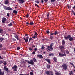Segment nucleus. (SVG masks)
<instances>
[{
    "label": "nucleus",
    "instance_id": "nucleus-26",
    "mask_svg": "<svg viewBox=\"0 0 75 75\" xmlns=\"http://www.w3.org/2000/svg\"><path fill=\"white\" fill-rule=\"evenodd\" d=\"M69 75H73V71H69Z\"/></svg>",
    "mask_w": 75,
    "mask_h": 75
},
{
    "label": "nucleus",
    "instance_id": "nucleus-59",
    "mask_svg": "<svg viewBox=\"0 0 75 75\" xmlns=\"http://www.w3.org/2000/svg\"><path fill=\"white\" fill-rule=\"evenodd\" d=\"M32 48H34V47H35V45H33V46L32 45Z\"/></svg>",
    "mask_w": 75,
    "mask_h": 75
},
{
    "label": "nucleus",
    "instance_id": "nucleus-23",
    "mask_svg": "<svg viewBox=\"0 0 75 75\" xmlns=\"http://www.w3.org/2000/svg\"><path fill=\"white\" fill-rule=\"evenodd\" d=\"M14 37L17 39V40H18V37L17 35H15L14 36Z\"/></svg>",
    "mask_w": 75,
    "mask_h": 75
},
{
    "label": "nucleus",
    "instance_id": "nucleus-20",
    "mask_svg": "<svg viewBox=\"0 0 75 75\" xmlns=\"http://www.w3.org/2000/svg\"><path fill=\"white\" fill-rule=\"evenodd\" d=\"M49 56H52V57H53L54 56V54L53 53H50L49 54Z\"/></svg>",
    "mask_w": 75,
    "mask_h": 75
},
{
    "label": "nucleus",
    "instance_id": "nucleus-8",
    "mask_svg": "<svg viewBox=\"0 0 75 75\" xmlns=\"http://www.w3.org/2000/svg\"><path fill=\"white\" fill-rule=\"evenodd\" d=\"M47 75H54L52 71L51 72V71H47Z\"/></svg>",
    "mask_w": 75,
    "mask_h": 75
},
{
    "label": "nucleus",
    "instance_id": "nucleus-28",
    "mask_svg": "<svg viewBox=\"0 0 75 75\" xmlns=\"http://www.w3.org/2000/svg\"><path fill=\"white\" fill-rule=\"evenodd\" d=\"M3 30L2 29H0V33H3Z\"/></svg>",
    "mask_w": 75,
    "mask_h": 75
},
{
    "label": "nucleus",
    "instance_id": "nucleus-13",
    "mask_svg": "<svg viewBox=\"0 0 75 75\" xmlns=\"http://www.w3.org/2000/svg\"><path fill=\"white\" fill-rule=\"evenodd\" d=\"M13 14H15L16 15V14H17L18 12L17 11H16V10H14L13 11Z\"/></svg>",
    "mask_w": 75,
    "mask_h": 75
},
{
    "label": "nucleus",
    "instance_id": "nucleus-41",
    "mask_svg": "<svg viewBox=\"0 0 75 75\" xmlns=\"http://www.w3.org/2000/svg\"><path fill=\"white\" fill-rule=\"evenodd\" d=\"M7 16L8 17H9V16H10V13H8L7 14Z\"/></svg>",
    "mask_w": 75,
    "mask_h": 75
},
{
    "label": "nucleus",
    "instance_id": "nucleus-44",
    "mask_svg": "<svg viewBox=\"0 0 75 75\" xmlns=\"http://www.w3.org/2000/svg\"><path fill=\"white\" fill-rule=\"evenodd\" d=\"M56 0H51V2H54Z\"/></svg>",
    "mask_w": 75,
    "mask_h": 75
},
{
    "label": "nucleus",
    "instance_id": "nucleus-15",
    "mask_svg": "<svg viewBox=\"0 0 75 75\" xmlns=\"http://www.w3.org/2000/svg\"><path fill=\"white\" fill-rule=\"evenodd\" d=\"M4 71H8V68L6 67V66H4Z\"/></svg>",
    "mask_w": 75,
    "mask_h": 75
},
{
    "label": "nucleus",
    "instance_id": "nucleus-60",
    "mask_svg": "<svg viewBox=\"0 0 75 75\" xmlns=\"http://www.w3.org/2000/svg\"><path fill=\"white\" fill-rule=\"evenodd\" d=\"M35 37L34 36L32 37V38H34V39H35Z\"/></svg>",
    "mask_w": 75,
    "mask_h": 75
},
{
    "label": "nucleus",
    "instance_id": "nucleus-40",
    "mask_svg": "<svg viewBox=\"0 0 75 75\" xmlns=\"http://www.w3.org/2000/svg\"><path fill=\"white\" fill-rule=\"evenodd\" d=\"M35 6H37V7H39V6H38V5H37L36 4H35Z\"/></svg>",
    "mask_w": 75,
    "mask_h": 75
},
{
    "label": "nucleus",
    "instance_id": "nucleus-63",
    "mask_svg": "<svg viewBox=\"0 0 75 75\" xmlns=\"http://www.w3.org/2000/svg\"><path fill=\"white\" fill-rule=\"evenodd\" d=\"M43 41H45V40H46V39H43Z\"/></svg>",
    "mask_w": 75,
    "mask_h": 75
},
{
    "label": "nucleus",
    "instance_id": "nucleus-6",
    "mask_svg": "<svg viewBox=\"0 0 75 75\" xmlns=\"http://www.w3.org/2000/svg\"><path fill=\"white\" fill-rule=\"evenodd\" d=\"M12 68L13 69H14V70L15 72H16L17 71V66L16 65H14V67H12Z\"/></svg>",
    "mask_w": 75,
    "mask_h": 75
},
{
    "label": "nucleus",
    "instance_id": "nucleus-7",
    "mask_svg": "<svg viewBox=\"0 0 75 75\" xmlns=\"http://www.w3.org/2000/svg\"><path fill=\"white\" fill-rule=\"evenodd\" d=\"M7 20V19L5 17L2 18V22L3 24H4V23H5V21Z\"/></svg>",
    "mask_w": 75,
    "mask_h": 75
},
{
    "label": "nucleus",
    "instance_id": "nucleus-4",
    "mask_svg": "<svg viewBox=\"0 0 75 75\" xmlns=\"http://www.w3.org/2000/svg\"><path fill=\"white\" fill-rule=\"evenodd\" d=\"M25 61L26 62H27L28 64H31V65H34V62L33 60L31 59L30 62L29 61H27V60H25Z\"/></svg>",
    "mask_w": 75,
    "mask_h": 75
},
{
    "label": "nucleus",
    "instance_id": "nucleus-27",
    "mask_svg": "<svg viewBox=\"0 0 75 75\" xmlns=\"http://www.w3.org/2000/svg\"><path fill=\"white\" fill-rule=\"evenodd\" d=\"M29 24L30 25H34V22L33 21L30 22Z\"/></svg>",
    "mask_w": 75,
    "mask_h": 75
},
{
    "label": "nucleus",
    "instance_id": "nucleus-34",
    "mask_svg": "<svg viewBox=\"0 0 75 75\" xmlns=\"http://www.w3.org/2000/svg\"><path fill=\"white\" fill-rule=\"evenodd\" d=\"M47 68L48 69H50V65L49 64H48L47 66Z\"/></svg>",
    "mask_w": 75,
    "mask_h": 75
},
{
    "label": "nucleus",
    "instance_id": "nucleus-45",
    "mask_svg": "<svg viewBox=\"0 0 75 75\" xmlns=\"http://www.w3.org/2000/svg\"><path fill=\"white\" fill-rule=\"evenodd\" d=\"M66 52V54H68L69 53V51H68V50H67Z\"/></svg>",
    "mask_w": 75,
    "mask_h": 75
},
{
    "label": "nucleus",
    "instance_id": "nucleus-21",
    "mask_svg": "<svg viewBox=\"0 0 75 75\" xmlns=\"http://www.w3.org/2000/svg\"><path fill=\"white\" fill-rule=\"evenodd\" d=\"M4 3H5V4H8V0H5V1Z\"/></svg>",
    "mask_w": 75,
    "mask_h": 75
},
{
    "label": "nucleus",
    "instance_id": "nucleus-64",
    "mask_svg": "<svg viewBox=\"0 0 75 75\" xmlns=\"http://www.w3.org/2000/svg\"><path fill=\"white\" fill-rule=\"evenodd\" d=\"M73 14L75 16V12L73 13Z\"/></svg>",
    "mask_w": 75,
    "mask_h": 75
},
{
    "label": "nucleus",
    "instance_id": "nucleus-16",
    "mask_svg": "<svg viewBox=\"0 0 75 75\" xmlns=\"http://www.w3.org/2000/svg\"><path fill=\"white\" fill-rule=\"evenodd\" d=\"M4 72H1V70L0 69V75H4Z\"/></svg>",
    "mask_w": 75,
    "mask_h": 75
},
{
    "label": "nucleus",
    "instance_id": "nucleus-10",
    "mask_svg": "<svg viewBox=\"0 0 75 75\" xmlns=\"http://www.w3.org/2000/svg\"><path fill=\"white\" fill-rule=\"evenodd\" d=\"M64 54H62L61 52L59 53V56H62V57H64V56H67V54H65V52H64Z\"/></svg>",
    "mask_w": 75,
    "mask_h": 75
},
{
    "label": "nucleus",
    "instance_id": "nucleus-37",
    "mask_svg": "<svg viewBox=\"0 0 75 75\" xmlns=\"http://www.w3.org/2000/svg\"><path fill=\"white\" fill-rule=\"evenodd\" d=\"M30 74L31 75H34V73L32 72H30Z\"/></svg>",
    "mask_w": 75,
    "mask_h": 75
},
{
    "label": "nucleus",
    "instance_id": "nucleus-36",
    "mask_svg": "<svg viewBox=\"0 0 75 75\" xmlns=\"http://www.w3.org/2000/svg\"><path fill=\"white\" fill-rule=\"evenodd\" d=\"M53 38H54V36H51V35H50V39L52 40V39Z\"/></svg>",
    "mask_w": 75,
    "mask_h": 75
},
{
    "label": "nucleus",
    "instance_id": "nucleus-62",
    "mask_svg": "<svg viewBox=\"0 0 75 75\" xmlns=\"http://www.w3.org/2000/svg\"><path fill=\"white\" fill-rule=\"evenodd\" d=\"M13 40H14V41H16V39H13Z\"/></svg>",
    "mask_w": 75,
    "mask_h": 75
},
{
    "label": "nucleus",
    "instance_id": "nucleus-14",
    "mask_svg": "<svg viewBox=\"0 0 75 75\" xmlns=\"http://www.w3.org/2000/svg\"><path fill=\"white\" fill-rule=\"evenodd\" d=\"M60 48L61 50V51H62V50H64V47L63 46H61L60 47Z\"/></svg>",
    "mask_w": 75,
    "mask_h": 75
},
{
    "label": "nucleus",
    "instance_id": "nucleus-5",
    "mask_svg": "<svg viewBox=\"0 0 75 75\" xmlns=\"http://www.w3.org/2000/svg\"><path fill=\"white\" fill-rule=\"evenodd\" d=\"M4 10H13L12 8L6 6H4Z\"/></svg>",
    "mask_w": 75,
    "mask_h": 75
},
{
    "label": "nucleus",
    "instance_id": "nucleus-52",
    "mask_svg": "<svg viewBox=\"0 0 75 75\" xmlns=\"http://www.w3.org/2000/svg\"><path fill=\"white\" fill-rule=\"evenodd\" d=\"M35 35H36L37 36L38 35V34H37V32H35Z\"/></svg>",
    "mask_w": 75,
    "mask_h": 75
},
{
    "label": "nucleus",
    "instance_id": "nucleus-25",
    "mask_svg": "<svg viewBox=\"0 0 75 75\" xmlns=\"http://www.w3.org/2000/svg\"><path fill=\"white\" fill-rule=\"evenodd\" d=\"M67 7L69 9H71V6H69L68 5H67Z\"/></svg>",
    "mask_w": 75,
    "mask_h": 75
},
{
    "label": "nucleus",
    "instance_id": "nucleus-32",
    "mask_svg": "<svg viewBox=\"0 0 75 75\" xmlns=\"http://www.w3.org/2000/svg\"><path fill=\"white\" fill-rule=\"evenodd\" d=\"M33 59L34 62H37V60L36 59H35V58H33Z\"/></svg>",
    "mask_w": 75,
    "mask_h": 75
},
{
    "label": "nucleus",
    "instance_id": "nucleus-11",
    "mask_svg": "<svg viewBox=\"0 0 75 75\" xmlns=\"http://www.w3.org/2000/svg\"><path fill=\"white\" fill-rule=\"evenodd\" d=\"M37 56V57L39 58H41L42 59V58H43V57L42 55H38Z\"/></svg>",
    "mask_w": 75,
    "mask_h": 75
},
{
    "label": "nucleus",
    "instance_id": "nucleus-39",
    "mask_svg": "<svg viewBox=\"0 0 75 75\" xmlns=\"http://www.w3.org/2000/svg\"><path fill=\"white\" fill-rule=\"evenodd\" d=\"M34 54H35V51H34L32 52V55H34Z\"/></svg>",
    "mask_w": 75,
    "mask_h": 75
},
{
    "label": "nucleus",
    "instance_id": "nucleus-35",
    "mask_svg": "<svg viewBox=\"0 0 75 75\" xmlns=\"http://www.w3.org/2000/svg\"><path fill=\"white\" fill-rule=\"evenodd\" d=\"M65 43V40H63L62 42V44H64Z\"/></svg>",
    "mask_w": 75,
    "mask_h": 75
},
{
    "label": "nucleus",
    "instance_id": "nucleus-55",
    "mask_svg": "<svg viewBox=\"0 0 75 75\" xmlns=\"http://www.w3.org/2000/svg\"><path fill=\"white\" fill-rule=\"evenodd\" d=\"M17 5H15V8H16H16H17Z\"/></svg>",
    "mask_w": 75,
    "mask_h": 75
},
{
    "label": "nucleus",
    "instance_id": "nucleus-30",
    "mask_svg": "<svg viewBox=\"0 0 75 75\" xmlns=\"http://www.w3.org/2000/svg\"><path fill=\"white\" fill-rule=\"evenodd\" d=\"M55 74L56 75H61V74L60 73H59L58 72L56 73Z\"/></svg>",
    "mask_w": 75,
    "mask_h": 75
},
{
    "label": "nucleus",
    "instance_id": "nucleus-43",
    "mask_svg": "<svg viewBox=\"0 0 75 75\" xmlns=\"http://www.w3.org/2000/svg\"><path fill=\"white\" fill-rule=\"evenodd\" d=\"M31 40H32V38H29V42H30Z\"/></svg>",
    "mask_w": 75,
    "mask_h": 75
},
{
    "label": "nucleus",
    "instance_id": "nucleus-50",
    "mask_svg": "<svg viewBox=\"0 0 75 75\" xmlns=\"http://www.w3.org/2000/svg\"><path fill=\"white\" fill-rule=\"evenodd\" d=\"M3 62L1 61H0V64H3Z\"/></svg>",
    "mask_w": 75,
    "mask_h": 75
},
{
    "label": "nucleus",
    "instance_id": "nucleus-57",
    "mask_svg": "<svg viewBox=\"0 0 75 75\" xmlns=\"http://www.w3.org/2000/svg\"><path fill=\"white\" fill-rule=\"evenodd\" d=\"M45 2H47V0H44Z\"/></svg>",
    "mask_w": 75,
    "mask_h": 75
},
{
    "label": "nucleus",
    "instance_id": "nucleus-9",
    "mask_svg": "<svg viewBox=\"0 0 75 75\" xmlns=\"http://www.w3.org/2000/svg\"><path fill=\"white\" fill-rule=\"evenodd\" d=\"M29 38V37H26V38H23L24 40H25V42L26 43H27L28 41V39Z\"/></svg>",
    "mask_w": 75,
    "mask_h": 75
},
{
    "label": "nucleus",
    "instance_id": "nucleus-12",
    "mask_svg": "<svg viewBox=\"0 0 75 75\" xmlns=\"http://www.w3.org/2000/svg\"><path fill=\"white\" fill-rule=\"evenodd\" d=\"M18 2L20 3H23L25 2L24 0H18Z\"/></svg>",
    "mask_w": 75,
    "mask_h": 75
},
{
    "label": "nucleus",
    "instance_id": "nucleus-49",
    "mask_svg": "<svg viewBox=\"0 0 75 75\" xmlns=\"http://www.w3.org/2000/svg\"><path fill=\"white\" fill-rule=\"evenodd\" d=\"M3 47V45H2V44H0V48H2Z\"/></svg>",
    "mask_w": 75,
    "mask_h": 75
},
{
    "label": "nucleus",
    "instance_id": "nucleus-17",
    "mask_svg": "<svg viewBox=\"0 0 75 75\" xmlns=\"http://www.w3.org/2000/svg\"><path fill=\"white\" fill-rule=\"evenodd\" d=\"M53 60H54V61L55 62H57V58L55 57H54Z\"/></svg>",
    "mask_w": 75,
    "mask_h": 75
},
{
    "label": "nucleus",
    "instance_id": "nucleus-38",
    "mask_svg": "<svg viewBox=\"0 0 75 75\" xmlns=\"http://www.w3.org/2000/svg\"><path fill=\"white\" fill-rule=\"evenodd\" d=\"M35 3H38V4H39V1L38 0H37L35 1Z\"/></svg>",
    "mask_w": 75,
    "mask_h": 75
},
{
    "label": "nucleus",
    "instance_id": "nucleus-18",
    "mask_svg": "<svg viewBox=\"0 0 75 75\" xmlns=\"http://www.w3.org/2000/svg\"><path fill=\"white\" fill-rule=\"evenodd\" d=\"M4 40V38L2 37H0V42H2Z\"/></svg>",
    "mask_w": 75,
    "mask_h": 75
},
{
    "label": "nucleus",
    "instance_id": "nucleus-42",
    "mask_svg": "<svg viewBox=\"0 0 75 75\" xmlns=\"http://www.w3.org/2000/svg\"><path fill=\"white\" fill-rule=\"evenodd\" d=\"M29 14H27V15H26V18H28V17H29Z\"/></svg>",
    "mask_w": 75,
    "mask_h": 75
},
{
    "label": "nucleus",
    "instance_id": "nucleus-22",
    "mask_svg": "<svg viewBox=\"0 0 75 75\" xmlns=\"http://www.w3.org/2000/svg\"><path fill=\"white\" fill-rule=\"evenodd\" d=\"M57 34H58V31L56 30L54 32V35H56Z\"/></svg>",
    "mask_w": 75,
    "mask_h": 75
},
{
    "label": "nucleus",
    "instance_id": "nucleus-1",
    "mask_svg": "<svg viewBox=\"0 0 75 75\" xmlns=\"http://www.w3.org/2000/svg\"><path fill=\"white\" fill-rule=\"evenodd\" d=\"M64 37L65 40H67L69 39V40L70 41H72L73 40V38H72V37H71V36L70 35H68L67 36H64Z\"/></svg>",
    "mask_w": 75,
    "mask_h": 75
},
{
    "label": "nucleus",
    "instance_id": "nucleus-56",
    "mask_svg": "<svg viewBox=\"0 0 75 75\" xmlns=\"http://www.w3.org/2000/svg\"><path fill=\"white\" fill-rule=\"evenodd\" d=\"M50 35H53V33H50Z\"/></svg>",
    "mask_w": 75,
    "mask_h": 75
},
{
    "label": "nucleus",
    "instance_id": "nucleus-47",
    "mask_svg": "<svg viewBox=\"0 0 75 75\" xmlns=\"http://www.w3.org/2000/svg\"><path fill=\"white\" fill-rule=\"evenodd\" d=\"M20 49V47H17V50H19Z\"/></svg>",
    "mask_w": 75,
    "mask_h": 75
},
{
    "label": "nucleus",
    "instance_id": "nucleus-2",
    "mask_svg": "<svg viewBox=\"0 0 75 75\" xmlns=\"http://www.w3.org/2000/svg\"><path fill=\"white\" fill-rule=\"evenodd\" d=\"M53 45L54 43H51L50 44V46H47V48H48L47 49L49 50V51H51V49L52 50H53V48L52 47L53 46Z\"/></svg>",
    "mask_w": 75,
    "mask_h": 75
},
{
    "label": "nucleus",
    "instance_id": "nucleus-19",
    "mask_svg": "<svg viewBox=\"0 0 75 75\" xmlns=\"http://www.w3.org/2000/svg\"><path fill=\"white\" fill-rule=\"evenodd\" d=\"M47 62H48L49 64H51V60H50V59H47Z\"/></svg>",
    "mask_w": 75,
    "mask_h": 75
},
{
    "label": "nucleus",
    "instance_id": "nucleus-61",
    "mask_svg": "<svg viewBox=\"0 0 75 75\" xmlns=\"http://www.w3.org/2000/svg\"><path fill=\"white\" fill-rule=\"evenodd\" d=\"M26 24L28 25V24H29V23L28 22H26Z\"/></svg>",
    "mask_w": 75,
    "mask_h": 75
},
{
    "label": "nucleus",
    "instance_id": "nucleus-53",
    "mask_svg": "<svg viewBox=\"0 0 75 75\" xmlns=\"http://www.w3.org/2000/svg\"><path fill=\"white\" fill-rule=\"evenodd\" d=\"M41 3H42L43 4L44 3V0H41Z\"/></svg>",
    "mask_w": 75,
    "mask_h": 75
},
{
    "label": "nucleus",
    "instance_id": "nucleus-48",
    "mask_svg": "<svg viewBox=\"0 0 75 75\" xmlns=\"http://www.w3.org/2000/svg\"><path fill=\"white\" fill-rule=\"evenodd\" d=\"M41 48L42 50H43V49H44V45H43L42 46V47Z\"/></svg>",
    "mask_w": 75,
    "mask_h": 75
},
{
    "label": "nucleus",
    "instance_id": "nucleus-54",
    "mask_svg": "<svg viewBox=\"0 0 75 75\" xmlns=\"http://www.w3.org/2000/svg\"><path fill=\"white\" fill-rule=\"evenodd\" d=\"M47 34H50V31L48 30H47Z\"/></svg>",
    "mask_w": 75,
    "mask_h": 75
},
{
    "label": "nucleus",
    "instance_id": "nucleus-51",
    "mask_svg": "<svg viewBox=\"0 0 75 75\" xmlns=\"http://www.w3.org/2000/svg\"><path fill=\"white\" fill-rule=\"evenodd\" d=\"M7 64V63L6 62H4L3 63V64L4 65H6Z\"/></svg>",
    "mask_w": 75,
    "mask_h": 75
},
{
    "label": "nucleus",
    "instance_id": "nucleus-3",
    "mask_svg": "<svg viewBox=\"0 0 75 75\" xmlns=\"http://www.w3.org/2000/svg\"><path fill=\"white\" fill-rule=\"evenodd\" d=\"M62 67L63 68V70H64V71H66L68 69V66L66 64H64L63 65H62Z\"/></svg>",
    "mask_w": 75,
    "mask_h": 75
},
{
    "label": "nucleus",
    "instance_id": "nucleus-24",
    "mask_svg": "<svg viewBox=\"0 0 75 75\" xmlns=\"http://www.w3.org/2000/svg\"><path fill=\"white\" fill-rule=\"evenodd\" d=\"M70 64H71V65H72L73 67H74V68L75 69V65L74 64H73V63H70Z\"/></svg>",
    "mask_w": 75,
    "mask_h": 75
},
{
    "label": "nucleus",
    "instance_id": "nucleus-46",
    "mask_svg": "<svg viewBox=\"0 0 75 75\" xmlns=\"http://www.w3.org/2000/svg\"><path fill=\"white\" fill-rule=\"evenodd\" d=\"M29 51H32V48H31V47H29Z\"/></svg>",
    "mask_w": 75,
    "mask_h": 75
},
{
    "label": "nucleus",
    "instance_id": "nucleus-58",
    "mask_svg": "<svg viewBox=\"0 0 75 75\" xmlns=\"http://www.w3.org/2000/svg\"><path fill=\"white\" fill-rule=\"evenodd\" d=\"M34 37H35L36 38H37V36H36V35H34Z\"/></svg>",
    "mask_w": 75,
    "mask_h": 75
},
{
    "label": "nucleus",
    "instance_id": "nucleus-33",
    "mask_svg": "<svg viewBox=\"0 0 75 75\" xmlns=\"http://www.w3.org/2000/svg\"><path fill=\"white\" fill-rule=\"evenodd\" d=\"M38 50V49L37 48H35L34 49V51H35V52H36Z\"/></svg>",
    "mask_w": 75,
    "mask_h": 75
},
{
    "label": "nucleus",
    "instance_id": "nucleus-29",
    "mask_svg": "<svg viewBox=\"0 0 75 75\" xmlns=\"http://www.w3.org/2000/svg\"><path fill=\"white\" fill-rule=\"evenodd\" d=\"M12 25H13V24H12V23H11L10 24H9L8 25V26L9 27H11V26H12Z\"/></svg>",
    "mask_w": 75,
    "mask_h": 75
},
{
    "label": "nucleus",
    "instance_id": "nucleus-31",
    "mask_svg": "<svg viewBox=\"0 0 75 75\" xmlns=\"http://www.w3.org/2000/svg\"><path fill=\"white\" fill-rule=\"evenodd\" d=\"M50 15V13L48 12L47 14V18L49 19V15Z\"/></svg>",
    "mask_w": 75,
    "mask_h": 75
}]
</instances>
